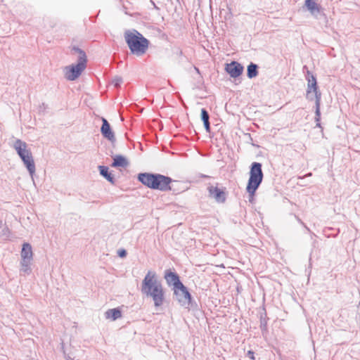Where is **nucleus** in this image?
<instances>
[{"label":"nucleus","mask_w":360,"mask_h":360,"mask_svg":"<svg viewBox=\"0 0 360 360\" xmlns=\"http://www.w3.org/2000/svg\"><path fill=\"white\" fill-rule=\"evenodd\" d=\"M122 82V78H120V77L115 78L112 81L113 84L116 87L119 86Z\"/></svg>","instance_id":"obj_22"},{"label":"nucleus","mask_w":360,"mask_h":360,"mask_svg":"<svg viewBox=\"0 0 360 360\" xmlns=\"http://www.w3.org/2000/svg\"><path fill=\"white\" fill-rule=\"evenodd\" d=\"M225 70L231 77L236 78L242 74L243 67L239 63L232 61L231 63L226 65Z\"/></svg>","instance_id":"obj_10"},{"label":"nucleus","mask_w":360,"mask_h":360,"mask_svg":"<svg viewBox=\"0 0 360 360\" xmlns=\"http://www.w3.org/2000/svg\"><path fill=\"white\" fill-rule=\"evenodd\" d=\"M139 180L144 185L153 189L165 191L171 190L169 186L172 179L162 175L142 173L139 174Z\"/></svg>","instance_id":"obj_3"},{"label":"nucleus","mask_w":360,"mask_h":360,"mask_svg":"<svg viewBox=\"0 0 360 360\" xmlns=\"http://www.w3.org/2000/svg\"><path fill=\"white\" fill-rule=\"evenodd\" d=\"M21 160L23 162V165L27 168L32 179L34 180V175L36 172V167L32 154L25 158H21Z\"/></svg>","instance_id":"obj_13"},{"label":"nucleus","mask_w":360,"mask_h":360,"mask_svg":"<svg viewBox=\"0 0 360 360\" xmlns=\"http://www.w3.org/2000/svg\"><path fill=\"white\" fill-rule=\"evenodd\" d=\"M210 115L205 108L201 109V120L203 122L209 121Z\"/></svg>","instance_id":"obj_21"},{"label":"nucleus","mask_w":360,"mask_h":360,"mask_svg":"<svg viewBox=\"0 0 360 360\" xmlns=\"http://www.w3.org/2000/svg\"><path fill=\"white\" fill-rule=\"evenodd\" d=\"M210 196L213 198L217 202L222 203L226 200V193L217 186H210L208 187Z\"/></svg>","instance_id":"obj_11"},{"label":"nucleus","mask_w":360,"mask_h":360,"mask_svg":"<svg viewBox=\"0 0 360 360\" xmlns=\"http://www.w3.org/2000/svg\"><path fill=\"white\" fill-rule=\"evenodd\" d=\"M118 255L120 257H124L127 255V252L125 250H120L118 251Z\"/></svg>","instance_id":"obj_24"},{"label":"nucleus","mask_w":360,"mask_h":360,"mask_svg":"<svg viewBox=\"0 0 360 360\" xmlns=\"http://www.w3.org/2000/svg\"><path fill=\"white\" fill-rule=\"evenodd\" d=\"M103 124L101 128V132L104 138L107 139L111 143H115L116 141L114 132L112 131L110 124L106 119L102 118Z\"/></svg>","instance_id":"obj_12"},{"label":"nucleus","mask_w":360,"mask_h":360,"mask_svg":"<svg viewBox=\"0 0 360 360\" xmlns=\"http://www.w3.org/2000/svg\"><path fill=\"white\" fill-rule=\"evenodd\" d=\"M307 74H308V75H310V72L309 70L307 71Z\"/></svg>","instance_id":"obj_27"},{"label":"nucleus","mask_w":360,"mask_h":360,"mask_svg":"<svg viewBox=\"0 0 360 360\" xmlns=\"http://www.w3.org/2000/svg\"><path fill=\"white\" fill-rule=\"evenodd\" d=\"M165 278L169 285L174 286V289L179 285L182 286L183 283L180 281L178 275L174 272L166 271Z\"/></svg>","instance_id":"obj_14"},{"label":"nucleus","mask_w":360,"mask_h":360,"mask_svg":"<svg viewBox=\"0 0 360 360\" xmlns=\"http://www.w3.org/2000/svg\"><path fill=\"white\" fill-rule=\"evenodd\" d=\"M263 179L262 165L259 162H253L251 165L250 178L247 186V191L252 198L256 190L259 186Z\"/></svg>","instance_id":"obj_6"},{"label":"nucleus","mask_w":360,"mask_h":360,"mask_svg":"<svg viewBox=\"0 0 360 360\" xmlns=\"http://www.w3.org/2000/svg\"><path fill=\"white\" fill-rule=\"evenodd\" d=\"M248 356L250 359H254V352H252V351H248Z\"/></svg>","instance_id":"obj_25"},{"label":"nucleus","mask_w":360,"mask_h":360,"mask_svg":"<svg viewBox=\"0 0 360 360\" xmlns=\"http://www.w3.org/2000/svg\"><path fill=\"white\" fill-rule=\"evenodd\" d=\"M308 83H307V98L309 100H313L314 96L315 98V104H316V117L315 120L317 122L316 125L320 127V123L319 122L320 120V105H321V94L318 90L317 82L315 77L313 75H311L308 77Z\"/></svg>","instance_id":"obj_5"},{"label":"nucleus","mask_w":360,"mask_h":360,"mask_svg":"<svg viewBox=\"0 0 360 360\" xmlns=\"http://www.w3.org/2000/svg\"><path fill=\"white\" fill-rule=\"evenodd\" d=\"M20 255H21V260H32L33 252H32V246L30 243H25L22 245Z\"/></svg>","instance_id":"obj_16"},{"label":"nucleus","mask_w":360,"mask_h":360,"mask_svg":"<svg viewBox=\"0 0 360 360\" xmlns=\"http://www.w3.org/2000/svg\"><path fill=\"white\" fill-rule=\"evenodd\" d=\"M105 316L107 319L115 321L122 316V312L119 309H110L105 311Z\"/></svg>","instance_id":"obj_17"},{"label":"nucleus","mask_w":360,"mask_h":360,"mask_svg":"<svg viewBox=\"0 0 360 360\" xmlns=\"http://www.w3.org/2000/svg\"><path fill=\"white\" fill-rule=\"evenodd\" d=\"M113 162L111 165L112 167H123L125 168L129 165L127 159L121 155H115L112 156Z\"/></svg>","instance_id":"obj_15"},{"label":"nucleus","mask_w":360,"mask_h":360,"mask_svg":"<svg viewBox=\"0 0 360 360\" xmlns=\"http://www.w3.org/2000/svg\"><path fill=\"white\" fill-rule=\"evenodd\" d=\"M204 124V127L205 128V130L207 132H210V121H207L205 122H203Z\"/></svg>","instance_id":"obj_23"},{"label":"nucleus","mask_w":360,"mask_h":360,"mask_svg":"<svg viewBox=\"0 0 360 360\" xmlns=\"http://www.w3.org/2000/svg\"><path fill=\"white\" fill-rule=\"evenodd\" d=\"M304 6L315 19H319L321 15H325L321 6L315 0H305Z\"/></svg>","instance_id":"obj_9"},{"label":"nucleus","mask_w":360,"mask_h":360,"mask_svg":"<svg viewBox=\"0 0 360 360\" xmlns=\"http://www.w3.org/2000/svg\"><path fill=\"white\" fill-rule=\"evenodd\" d=\"M124 39L132 53L140 56L146 52L149 41L138 31L133 30L125 32Z\"/></svg>","instance_id":"obj_2"},{"label":"nucleus","mask_w":360,"mask_h":360,"mask_svg":"<svg viewBox=\"0 0 360 360\" xmlns=\"http://www.w3.org/2000/svg\"><path fill=\"white\" fill-rule=\"evenodd\" d=\"M65 359L66 360H73L72 357H70L69 355H67L66 354H65Z\"/></svg>","instance_id":"obj_26"},{"label":"nucleus","mask_w":360,"mask_h":360,"mask_svg":"<svg viewBox=\"0 0 360 360\" xmlns=\"http://www.w3.org/2000/svg\"><path fill=\"white\" fill-rule=\"evenodd\" d=\"M12 147L16 151L20 159L32 154L30 149L28 148L27 143L20 139H16L13 141Z\"/></svg>","instance_id":"obj_8"},{"label":"nucleus","mask_w":360,"mask_h":360,"mask_svg":"<svg viewBox=\"0 0 360 360\" xmlns=\"http://www.w3.org/2000/svg\"><path fill=\"white\" fill-rule=\"evenodd\" d=\"M247 70H248L247 75L250 79L255 77L258 75L257 65L252 63H251L248 66Z\"/></svg>","instance_id":"obj_19"},{"label":"nucleus","mask_w":360,"mask_h":360,"mask_svg":"<svg viewBox=\"0 0 360 360\" xmlns=\"http://www.w3.org/2000/svg\"><path fill=\"white\" fill-rule=\"evenodd\" d=\"M307 176H311V173L308 174Z\"/></svg>","instance_id":"obj_28"},{"label":"nucleus","mask_w":360,"mask_h":360,"mask_svg":"<svg viewBox=\"0 0 360 360\" xmlns=\"http://www.w3.org/2000/svg\"><path fill=\"white\" fill-rule=\"evenodd\" d=\"M174 295L178 302L183 307L188 308L191 303V295L186 288L182 284L174 289Z\"/></svg>","instance_id":"obj_7"},{"label":"nucleus","mask_w":360,"mask_h":360,"mask_svg":"<svg viewBox=\"0 0 360 360\" xmlns=\"http://www.w3.org/2000/svg\"><path fill=\"white\" fill-rule=\"evenodd\" d=\"M32 260H21V271L25 274H30L31 272L30 265Z\"/></svg>","instance_id":"obj_20"},{"label":"nucleus","mask_w":360,"mask_h":360,"mask_svg":"<svg viewBox=\"0 0 360 360\" xmlns=\"http://www.w3.org/2000/svg\"><path fill=\"white\" fill-rule=\"evenodd\" d=\"M73 51L78 54L77 64L65 66L63 68L65 77L69 81H75L82 74L86 67V56L84 51L79 48H73Z\"/></svg>","instance_id":"obj_4"},{"label":"nucleus","mask_w":360,"mask_h":360,"mask_svg":"<svg viewBox=\"0 0 360 360\" xmlns=\"http://www.w3.org/2000/svg\"><path fill=\"white\" fill-rule=\"evenodd\" d=\"M98 169L101 175L105 178L108 181L114 184V177L108 172V167L105 166H98Z\"/></svg>","instance_id":"obj_18"},{"label":"nucleus","mask_w":360,"mask_h":360,"mask_svg":"<svg viewBox=\"0 0 360 360\" xmlns=\"http://www.w3.org/2000/svg\"><path fill=\"white\" fill-rule=\"evenodd\" d=\"M141 292L153 300L155 307L163 304L165 300L163 287L158 280L155 272L149 271L145 276L141 284Z\"/></svg>","instance_id":"obj_1"}]
</instances>
